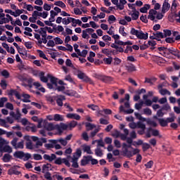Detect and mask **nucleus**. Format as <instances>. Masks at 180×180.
Returning <instances> with one entry per match:
<instances>
[{
	"mask_svg": "<svg viewBox=\"0 0 180 180\" xmlns=\"http://www.w3.org/2000/svg\"><path fill=\"white\" fill-rule=\"evenodd\" d=\"M22 97L23 98L22 99H21V101H22V103H30V101L29 100L30 99V95L29 94H22Z\"/></svg>",
	"mask_w": 180,
	"mask_h": 180,
	"instance_id": "obj_37",
	"label": "nucleus"
},
{
	"mask_svg": "<svg viewBox=\"0 0 180 180\" xmlns=\"http://www.w3.org/2000/svg\"><path fill=\"white\" fill-rule=\"evenodd\" d=\"M44 178H45V179L46 180H53V179H52V177L51 176V173L49 172H44Z\"/></svg>",
	"mask_w": 180,
	"mask_h": 180,
	"instance_id": "obj_58",
	"label": "nucleus"
},
{
	"mask_svg": "<svg viewBox=\"0 0 180 180\" xmlns=\"http://www.w3.org/2000/svg\"><path fill=\"white\" fill-rule=\"evenodd\" d=\"M167 51H168V54H171L177 58H180V51L178 49L171 47Z\"/></svg>",
	"mask_w": 180,
	"mask_h": 180,
	"instance_id": "obj_10",
	"label": "nucleus"
},
{
	"mask_svg": "<svg viewBox=\"0 0 180 180\" xmlns=\"http://www.w3.org/2000/svg\"><path fill=\"white\" fill-rule=\"evenodd\" d=\"M72 19L75 18L72 17L63 18V20L61 21V23L65 25H68L72 22Z\"/></svg>",
	"mask_w": 180,
	"mask_h": 180,
	"instance_id": "obj_29",
	"label": "nucleus"
},
{
	"mask_svg": "<svg viewBox=\"0 0 180 180\" xmlns=\"http://www.w3.org/2000/svg\"><path fill=\"white\" fill-rule=\"evenodd\" d=\"M150 132H151V135L153 136H158V135L160 134L158 130L153 129V128L148 127L147 129V133H150Z\"/></svg>",
	"mask_w": 180,
	"mask_h": 180,
	"instance_id": "obj_26",
	"label": "nucleus"
},
{
	"mask_svg": "<svg viewBox=\"0 0 180 180\" xmlns=\"http://www.w3.org/2000/svg\"><path fill=\"white\" fill-rule=\"evenodd\" d=\"M23 4H24V7H22L23 9H26L27 11H33L34 7H32V5L27 4L25 3H23Z\"/></svg>",
	"mask_w": 180,
	"mask_h": 180,
	"instance_id": "obj_44",
	"label": "nucleus"
},
{
	"mask_svg": "<svg viewBox=\"0 0 180 180\" xmlns=\"http://www.w3.org/2000/svg\"><path fill=\"white\" fill-rule=\"evenodd\" d=\"M65 100H66V98L65 97V96L59 95L58 96V98L56 99V104L58 105V106L62 107L63 106V101Z\"/></svg>",
	"mask_w": 180,
	"mask_h": 180,
	"instance_id": "obj_16",
	"label": "nucleus"
},
{
	"mask_svg": "<svg viewBox=\"0 0 180 180\" xmlns=\"http://www.w3.org/2000/svg\"><path fill=\"white\" fill-rule=\"evenodd\" d=\"M5 13H6L7 14H10V15L14 18H18V15H16V12L15 13L14 11H12V10L11 9L5 10Z\"/></svg>",
	"mask_w": 180,
	"mask_h": 180,
	"instance_id": "obj_49",
	"label": "nucleus"
},
{
	"mask_svg": "<svg viewBox=\"0 0 180 180\" xmlns=\"http://www.w3.org/2000/svg\"><path fill=\"white\" fill-rule=\"evenodd\" d=\"M131 146L132 145L130 144H126L125 143H122V150H125V152H127V150H129V148L133 149Z\"/></svg>",
	"mask_w": 180,
	"mask_h": 180,
	"instance_id": "obj_50",
	"label": "nucleus"
},
{
	"mask_svg": "<svg viewBox=\"0 0 180 180\" xmlns=\"http://www.w3.org/2000/svg\"><path fill=\"white\" fill-rule=\"evenodd\" d=\"M48 77L51 78V83H46V87L48 89L52 90L53 91H56L58 92H63L65 91V86H58L56 84V77L51 76L50 74H48Z\"/></svg>",
	"mask_w": 180,
	"mask_h": 180,
	"instance_id": "obj_1",
	"label": "nucleus"
},
{
	"mask_svg": "<svg viewBox=\"0 0 180 180\" xmlns=\"http://www.w3.org/2000/svg\"><path fill=\"white\" fill-rule=\"evenodd\" d=\"M18 79L27 82V84H25V83L22 84V86L24 87H28L30 89H32V86H34V79H31V78L27 79L26 77H22V76H20V77H18Z\"/></svg>",
	"mask_w": 180,
	"mask_h": 180,
	"instance_id": "obj_7",
	"label": "nucleus"
},
{
	"mask_svg": "<svg viewBox=\"0 0 180 180\" xmlns=\"http://www.w3.org/2000/svg\"><path fill=\"white\" fill-rule=\"evenodd\" d=\"M168 123H172V122H167L164 120V119H158V124L161 127H166L168 125Z\"/></svg>",
	"mask_w": 180,
	"mask_h": 180,
	"instance_id": "obj_31",
	"label": "nucleus"
},
{
	"mask_svg": "<svg viewBox=\"0 0 180 180\" xmlns=\"http://www.w3.org/2000/svg\"><path fill=\"white\" fill-rule=\"evenodd\" d=\"M170 116L171 117H167L164 121L167 122H174L175 121V116H174V113H171Z\"/></svg>",
	"mask_w": 180,
	"mask_h": 180,
	"instance_id": "obj_47",
	"label": "nucleus"
},
{
	"mask_svg": "<svg viewBox=\"0 0 180 180\" xmlns=\"http://www.w3.org/2000/svg\"><path fill=\"white\" fill-rule=\"evenodd\" d=\"M43 158L44 160L49 161V162H52V161L57 159L55 154H51V155L45 154L44 155Z\"/></svg>",
	"mask_w": 180,
	"mask_h": 180,
	"instance_id": "obj_15",
	"label": "nucleus"
},
{
	"mask_svg": "<svg viewBox=\"0 0 180 180\" xmlns=\"http://www.w3.org/2000/svg\"><path fill=\"white\" fill-rule=\"evenodd\" d=\"M171 7L172 6L169 5V3H168L167 0L164 1V3H162V8H161V13L165 14V13L168 12V11H169Z\"/></svg>",
	"mask_w": 180,
	"mask_h": 180,
	"instance_id": "obj_11",
	"label": "nucleus"
},
{
	"mask_svg": "<svg viewBox=\"0 0 180 180\" xmlns=\"http://www.w3.org/2000/svg\"><path fill=\"white\" fill-rule=\"evenodd\" d=\"M175 41L176 40H175L174 38L168 37V38H165L164 43L167 42L168 44H173L175 42Z\"/></svg>",
	"mask_w": 180,
	"mask_h": 180,
	"instance_id": "obj_64",
	"label": "nucleus"
},
{
	"mask_svg": "<svg viewBox=\"0 0 180 180\" xmlns=\"http://www.w3.org/2000/svg\"><path fill=\"white\" fill-rule=\"evenodd\" d=\"M68 158H72V167L75 169L79 168V164L77 163V160H79L78 158H76L75 156H73V158H72L70 155H68Z\"/></svg>",
	"mask_w": 180,
	"mask_h": 180,
	"instance_id": "obj_13",
	"label": "nucleus"
},
{
	"mask_svg": "<svg viewBox=\"0 0 180 180\" xmlns=\"http://www.w3.org/2000/svg\"><path fill=\"white\" fill-rule=\"evenodd\" d=\"M34 86H35V89H38V91L45 93V89L44 87H41V84L39 82H34Z\"/></svg>",
	"mask_w": 180,
	"mask_h": 180,
	"instance_id": "obj_28",
	"label": "nucleus"
},
{
	"mask_svg": "<svg viewBox=\"0 0 180 180\" xmlns=\"http://www.w3.org/2000/svg\"><path fill=\"white\" fill-rule=\"evenodd\" d=\"M44 128L48 131H51L55 130V129H56V124L54 125L52 123H48L45 124V126H44Z\"/></svg>",
	"mask_w": 180,
	"mask_h": 180,
	"instance_id": "obj_22",
	"label": "nucleus"
},
{
	"mask_svg": "<svg viewBox=\"0 0 180 180\" xmlns=\"http://www.w3.org/2000/svg\"><path fill=\"white\" fill-rule=\"evenodd\" d=\"M140 33H143L142 31H138L137 30H135L134 28H131L130 29V34H139Z\"/></svg>",
	"mask_w": 180,
	"mask_h": 180,
	"instance_id": "obj_61",
	"label": "nucleus"
},
{
	"mask_svg": "<svg viewBox=\"0 0 180 180\" xmlns=\"http://www.w3.org/2000/svg\"><path fill=\"white\" fill-rule=\"evenodd\" d=\"M10 24H11V25H14V26H19L21 27L22 24H21V21H20V19H17L15 20V21H13V20H11V21H10Z\"/></svg>",
	"mask_w": 180,
	"mask_h": 180,
	"instance_id": "obj_42",
	"label": "nucleus"
},
{
	"mask_svg": "<svg viewBox=\"0 0 180 180\" xmlns=\"http://www.w3.org/2000/svg\"><path fill=\"white\" fill-rule=\"evenodd\" d=\"M51 167H52V165L49 163L42 165V173H45V172L52 170Z\"/></svg>",
	"mask_w": 180,
	"mask_h": 180,
	"instance_id": "obj_25",
	"label": "nucleus"
},
{
	"mask_svg": "<svg viewBox=\"0 0 180 180\" xmlns=\"http://www.w3.org/2000/svg\"><path fill=\"white\" fill-rule=\"evenodd\" d=\"M113 58L112 57L110 56V58H104V63H105V65H111V63H112Z\"/></svg>",
	"mask_w": 180,
	"mask_h": 180,
	"instance_id": "obj_46",
	"label": "nucleus"
},
{
	"mask_svg": "<svg viewBox=\"0 0 180 180\" xmlns=\"http://www.w3.org/2000/svg\"><path fill=\"white\" fill-rule=\"evenodd\" d=\"M134 117H136V119H137V120L141 121L142 122H146L147 120H148V119H146V118L143 117L141 116V115H140V113H138V112H134Z\"/></svg>",
	"mask_w": 180,
	"mask_h": 180,
	"instance_id": "obj_41",
	"label": "nucleus"
},
{
	"mask_svg": "<svg viewBox=\"0 0 180 180\" xmlns=\"http://www.w3.org/2000/svg\"><path fill=\"white\" fill-rule=\"evenodd\" d=\"M150 9V5L149 4H144V6L141 8H140L139 11L141 13H147V11Z\"/></svg>",
	"mask_w": 180,
	"mask_h": 180,
	"instance_id": "obj_33",
	"label": "nucleus"
},
{
	"mask_svg": "<svg viewBox=\"0 0 180 180\" xmlns=\"http://www.w3.org/2000/svg\"><path fill=\"white\" fill-rule=\"evenodd\" d=\"M77 55L80 57H83V58H86V56H87V50H83L82 51V52H77Z\"/></svg>",
	"mask_w": 180,
	"mask_h": 180,
	"instance_id": "obj_57",
	"label": "nucleus"
},
{
	"mask_svg": "<svg viewBox=\"0 0 180 180\" xmlns=\"http://www.w3.org/2000/svg\"><path fill=\"white\" fill-rule=\"evenodd\" d=\"M72 20V24H76L79 26H82V21L79 19H75V18H70Z\"/></svg>",
	"mask_w": 180,
	"mask_h": 180,
	"instance_id": "obj_55",
	"label": "nucleus"
},
{
	"mask_svg": "<svg viewBox=\"0 0 180 180\" xmlns=\"http://www.w3.org/2000/svg\"><path fill=\"white\" fill-rule=\"evenodd\" d=\"M125 70L127 71V72H133L136 71V67L133 64H129L125 65Z\"/></svg>",
	"mask_w": 180,
	"mask_h": 180,
	"instance_id": "obj_23",
	"label": "nucleus"
},
{
	"mask_svg": "<svg viewBox=\"0 0 180 180\" xmlns=\"http://www.w3.org/2000/svg\"><path fill=\"white\" fill-rule=\"evenodd\" d=\"M82 148H83V152L86 153L89 155H93V152L91 151V148L90 147V146L83 145Z\"/></svg>",
	"mask_w": 180,
	"mask_h": 180,
	"instance_id": "obj_27",
	"label": "nucleus"
},
{
	"mask_svg": "<svg viewBox=\"0 0 180 180\" xmlns=\"http://www.w3.org/2000/svg\"><path fill=\"white\" fill-rule=\"evenodd\" d=\"M73 156L76 157V158H80L82 156V150L80 148L76 149V152Z\"/></svg>",
	"mask_w": 180,
	"mask_h": 180,
	"instance_id": "obj_54",
	"label": "nucleus"
},
{
	"mask_svg": "<svg viewBox=\"0 0 180 180\" xmlns=\"http://www.w3.org/2000/svg\"><path fill=\"white\" fill-rule=\"evenodd\" d=\"M136 36L139 39L147 40L148 39V33H139L136 34H131Z\"/></svg>",
	"mask_w": 180,
	"mask_h": 180,
	"instance_id": "obj_18",
	"label": "nucleus"
},
{
	"mask_svg": "<svg viewBox=\"0 0 180 180\" xmlns=\"http://www.w3.org/2000/svg\"><path fill=\"white\" fill-rule=\"evenodd\" d=\"M1 75H2V77H5L6 79L9 78V72H8V70H2V72H1Z\"/></svg>",
	"mask_w": 180,
	"mask_h": 180,
	"instance_id": "obj_60",
	"label": "nucleus"
},
{
	"mask_svg": "<svg viewBox=\"0 0 180 180\" xmlns=\"http://www.w3.org/2000/svg\"><path fill=\"white\" fill-rule=\"evenodd\" d=\"M25 155V153L22 151H15L13 153V157L19 160L22 159V157Z\"/></svg>",
	"mask_w": 180,
	"mask_h": 180,
	"instance_id": "obj_19",
	"label": "nucleus"
},
{
	"mask_svg": "<svg viewBox=\"0 0 180 180\" xmlns=\"http://www.w3.org/2000/svg\"><path fill=\"white\" fill-rule=\"evenodd\" d=\"M129 128L131 129H146V124H143L140 121L137 122H131V123H129Z\"/></svg>",
	"mask_w": 180,
	"mask_h": 180,
	"instance_id": "obj_4",
	"label": "nucleus"
},
{
	"mask_svg": "<svg viewBox=\"0 0 180 180\" xmlns=\"http://www.w3.org/2000/svg\"><path fill=\"white\" fill-rule=\"evenodd\" d=\"M32 157L35 161H41L42 160V156L39 154H34Z\"/></svg>",
	"mask_w": 180,
	"mask_h": 180,
	"instance_id": "obj_62",
	"label": "nucleus"
},
{
	"mask_svg": "<svg viewBox=\"0 0 180 180\" xmlns=\"http://www.w3.org/2000/svg\"><path fill=\"white\" fill-rule=\"evenodd\" d=\"M45 75V72H40L38 74V77H39V80L44 83H48V79H49V82H51V77H48V75H46V77L44 76Z\"/></svg>",
	"mask_w": 180,
	"mask_h": 180,
	"instance_id": "obj_12",
	"label": "nucleus"
},
{
	"mask_svg": "<svg viewBox=\"0 0 180 180\" xmlns=\"http://www.w3.org/2000/svg\"><path fill=\"white\" fill-rule=\"evenodd\" d=\"M94 153H95V154H96V156L100 157V158L103 157V155H104V154L103 153V150H102L101 148H96V149L94 150Z\"/></svg>",
	"mask_w": 180,
	"mask_h": 180,
	"instance_id": "obj_38",
	"label": "nucleus"
},
{
	"mask_svg": "<svg viewBox=\"0 0 180 180\" xmlns=\"http://www.w3.org/2000/svg\"><path fill=\"white\" fill-rule=\"evenodd\" d=\"M144 122H146L148 125H150L153 127H157V123L150 119H147V120H146Z\"/></svg>",
	"mask_w": 180,
	"mask_h": 180,
	"instance_id": "obj_43",
	"label": "nucleus"
},
{
	"mask_svg": "<svg viewBox=\"0 0 180 180\" xmlns=\"http://www.w3.org/2000/svg\"><path fill=\"white\" fill-rule=\"evenodd\" d=\"M152 37L164 39V38H167V37H169V36H165V34H163L162 32H155V33H153Z\"/></svg>",
	"mask_w": 180,
	"mask_h": 180,
	"instance_id": "obj_30",
	"label": "nucleus"
},
{
	"mask_svg": "<svg viewBox=\"0 0 180 180\" xmlns=\"http://www.w3.org/2000/svg\"><path fill=\"white\" fill-rule=\"evenodd\" d=\"M52 41H53V42L56 44V45H60L63 44V41L59 37H55Z\"/></svg>",
	"mask_w": 180,
	"mask_h": 180,
	"instance_id": "obj_51",
	"label": "nucleus"
},
{
	"mask_svg": "<svg viewBox=\"0 0 180 180\" xmlns=\"http://www.w3.org/2000/svg\"><path fill=\"white\" fill-rule=\"evenodd\" d=\"M159 90H160L159 93L160 94H161V96H165V95L171 96V92H169V91L165 89H160Z\"/></svg>",
	"mask_w": 180,
	"mask_h": 180,
	"instance_id": "obj_39",
	"label": "nucleus"
},
{
	"mask_svg": "<svg viewBox=\"0 0 180 180\" xmlns=\"http://www.w3.org/2000/svg\"><path fill=\"white\" fill-rule=\"evenodd\" d=\"M69 126L66 124L62 123L60 125L56 124V129H68Z\"/></svg>",
	"mask_w": 180,
	"mask_h": 180,
	"instance_id": "obj_56",
	"label": "nucleus"
},
{
	"mask_svg": "<svg viewBox=\"0 0 180 180\" xmlns=\"http://www.w3.org/2000/svg\"><path fill=\"white\" fill-rule=\"evenodd\" d=\"M92 160H94V158L91 155L84 156L83 159L80 160V166L85 167L86 165L90 164V162Z\"/></svg>",
	"mask_w": 180,
	"mask_h": 180,
	"instance_id": "obj_8",
	"label": "nucleus"
},
{
	"mask_svg": "<svg viewBox=\"0 0 180 180\" xmlns=\"http://www.w3.org/2000/svg\"><path fill=\"white\" fill-rule=\"evenodd\" d=\"M63 94L68 96H75L76 95V91L73 90H66L65 91H62Z\"/></svg>",
	"mask_w": 180,
	"mask_h": 180,
	"instance_id": "obj_35",
	"label": "nucleus"
},
{
	"mask_svg": "<svg viewBox=\"0 0 180 180\" xmlns=\"http://www.w3.org/2000/svg\"><path fill=\"white\" fill-rule=\"evenodd\" d=\"M18 138H13L10 144L11 146L14 147V149H22L24 148V144L22 141H20L18 143Z\"/></svg>",
	"mask_w": 180,
	"mask_h": 180,
	"instance_id": "obj_3",
	"label": "nucleus"
},
{
	"mask_svg": "<svg viewBox=\"0 0 180 180\" xmlns=\"http://www.w3.org/2000/svg\"><path fill=\"white\" fill-rule=\"evenodd\" d=\"M63 162V158H58V159L55 160L54 164L56 165H61Z\"/></svg>",
	"mask_w": 180,
	"mask_h": 180,
	"instance_id": "obj_63",
	"label": "nucleus"
},
{
	"mask_svg": "<svg viewBox=\"0 0 180 180\" xmlns=\"http://www.w3.org/2000/svg\"><path fill=\"white\" fill-rule=\"evenodd\" d=\"M20 167L17 166V165H14L11 167H10V169H8V170H7V175L8 176H12V175H15V176H18L21 174V172H20L19 171H18V169H19Z\"/></svg>",
	"mask_w": 180,
	"mask_h": 180,
	"instance_id": "obj_6",
	"label": "nucleus"
},
{
	"mask_svg": "<svg viewBox=\"0 0 180 180\" xmlns=\"http://www.w3.org/2000/svg\"><path fill=\"white\" fill-rule=\"evenodd\" d=\"M8 96H14L18 100H20L22 96H20V94H18V91L15 89H10V91H8Z\"/></svg>",
	"mask_w": 180,
	"mask_h": 180,
	"instance_id": "obj_21",
	"label": "nucleus"
},
{
	"mask_svg": "<svg viewBox=\"0 0 180 180\" xmlns=\"http://www.w3.org/2000/svg\"><path fill=\"white\" fill-rule=\"evenodd\" d=\"M66 118L75 120H80V115L76 113H68V115H66Z\"/></svg>",
	"mask_w": 180,
	"mask_h": 180,
	"instance_id": "obj_17",
	"label": "nucleus"
},
{
	"mask_svg": "<svg viewBox=\"0 0 180 180\" xmlns=\"http://www.w3.org/2000/svg\"><path fill=\"white\" fill-rule=\"evenodd\" d=\"M76 75L77 76V78H79V79H82L84 82L89 83L90 84H94L93 80H91V79L89 77V76H87L86 73L82 72V70H76Z\"/></svg>",
	"mask_w": 180,
	"mask_h": 180,
	"instance_id": "obj_2",
	"label": "nucleus"
},
{
	"mask_svg": "<svg viewBox=\"0 0 180 180\" xmlns=\"http://www.w3.org/2000/svg\"><path fill=\"white\" fill-rule=\"evenodd\" d=\"M37 53H38L39 58H44V60H47L48 58L45 56V53L41 50H37Z\"/></svg>",
	"mask_w": 180,
	"mask_h": 180,
	"instance_id": "obj_45",
	"label": "nucleus"
},
{
	"mask_svg": "<svg viewBox=\"0 0 180 180\" xmlns=\"http://www.w3.org/2000/svg\"><path fill=\"white\" fill-rule=\"evenodd\" d=\"M157 11L154 9H150V11H148V20L151 21H154V15H158Z\"/></svg>",
	"mask_w": 180,
	"mask_h": 180,
	"instance_id": "obj_20",
	"label": "nucleus"
},
{
	"mask_svg": "<svg viewBox=\"0 0 180 180\" xmlns=\"http://www.w3.org/2000/svg\"><path fill=\"white\" fill-rule=\"evenodd\" d=\"M140 150L136 148L133 149V150H127V151L122 150V155H124V156L127 158H131V157H133V155L138 154Z\"/></svg>",
	"mask_w": 180,
	"mask_h": 180,
	"instance_id": "obj_5",
	"label": "nucleus"
},
{
	"mask_svg": "<svg viewBox=\"0 0 180 180\" xmlns=\"http://www.w3.org/2000/svg\"><path fill=\"white\" fill-rule=\"evenodd\" d=\"M171 110V107L169 106V105L165 104V105H162V107H161V108H160V110H161V111H164V110L168 111V110Z\"/></svg>",
	"mask_w": 180,
	"mask_h": 180,
	"instance_id": "obj_53",
	"label": "nucleus"
},
{
	"mask_svg": "<svg viewBox=\"0 0 180 180\" xmlns=\"http://www.w3.org/2000/svg\"><path fill=\"white\" fill-rule=\"evenodd\" d=\"M0 150H1V152L12 153V148L10 146H4V142L2 141H0Z\"/></svg>",
	"mask_w": 180,
	"mask_h": 180,
	"instance_id": "obj_9",
	"label": "nucleus"
},
{
	"mask_svg": "<svg viewBox=\"0 0 180 180\" xmlns=\"http://www.w3.org/2000/svg\"><path fill=\"white\" fill-rule=\"evenodd\" d=\"M84 125L86 126V130L90 131L96 128V124H91L90 122H85Z\"/></svg>",
	"mask_w": 180,
	"mask_h": 180,
	"instance_id": "obj_24",
	"label": "nucleus"
},
{
	"mask_svg": "<svg viewBox=\"0 0 180 180\" xmlns=\"http://www.w3.org/2000/svg\"><path fill=\"white\" fill-rule=\"evenodd\" d=\"M120 112H124L127 115H130L133 113V110L132 109L124 110V108L123 107V105H121L120 106Z\"/></svg>",
	"mask_w": 180,
	"mask_h": 180,
	"instance_id": "obj_34",
	"label": "nucleus"
},
{
	"mask_svg": "<svg viewBox=\"0 0 180 180\" xmlns=\"http://www.w3.org/2000/svg\"><path fill=\"white\" fill-rule=\"evenodd\" d=\"M11 160H12V155L10 154L4 155V157L2 158V161H4V162H9Z\"/></svg>",
	"mask_w": 180,
	"mask_h": 180,
	"instance_id": "obj_32",
	"label": "nucleus"
},
{
	"mask_svg": "<svg viewBox=\"0 0 180 180\" xmlns=\"http://www.w3.org/2000/svg\"><path fill=\"white\" fill-rule=\"evenodd\" d=\"M53 5L56 6L60 8H66V5L65 4V3H63L61 1H55Z\"/></svg>",
	"mask_w": 180,
	"mask_h": 180,
	"instance_id": "obj_36",
	"label": "nucleus"
},
{
	"mask_svg": "<svg viewBox=\"0 0 180 180\" xmlns=\"http://www.w3.org/2000/svg\"><path fill=\"white\" fill-rule=\"evenodd\" d=\"M53 121L55 122H63V117L62 115L59 114H55L53 115Z\"/></svg>",
	"mask_w": 180,
	"mask_h": 180,
	"instance_id": "obj_40",
	"label": "nucleus"
},
{
	"mask_svg": "<svg viewBox=\"0 0 180 180\" xmlns=\"http://www.w3.org/2000/svg\"><path fill=\"white\" fill-rule=\"evenodd\" d=\"M112 79H113L112 77H105L103 79H98V80L103 81V82L105 84L110 83L111 82H112Z\"/></svg>",
	"mask_w": 180,
	"mask_h": 180,
	"instance_id": "obj_52",
	"label": "nucleus"
},
{
	"mask_svg": "<svg viewBox=\"0 0 180 180\" xmlns=\"http://www.w3.org/2000/svg\"><path fill=\"white\" fill-rule=\"evenodd\" d=\"M139 13H129V15L131 16L130 18H131V20H137V19H139Z\"/></svg>",
	"mask_w": 180,
	"mask_h": 180,
	"instance_id": "obj_48",
	"label": "nucleus"
},
{
	"mask_svg": "<svg viewBox=\"0 0 180 180\" xmlns=\"http://www.w3.org/2000/svg\"><path fill=\"white\" fill-rule=\"evenodd\" d=\"M147 19H148V15H141V16H140V21L143 22V23H148V21Z\"/></svg>",
	"mask_w": 180,
	"mask_h": 180,
	"instance_id": "obj_59",
	"label": "nucleus"
},
{
	"mask_svg": "<svg viewBox=\"0 0 180 180\" xmlns=\"http://www.w3.org/2000/svg\"><path fill=\"white\" fill-rule=\"evenodd\" d=\"M156 81H157V78L155 77L144 78V84H150V85H154V83Z\"/></svg>",
	"mask_w": 180,
	"mask_h": 180,
	"instance_id": "obj_14",
	"label": "nucleus"
}]
</instances>
